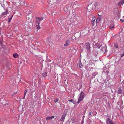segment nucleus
Instances as JSON below:
<instances>
[{"instance_id":"1","label":"nucleus","mask_w":124,"mask_h":124,"mask_svg":"<svg viewBox=\"0 0 124 124\" xmlns=\"http://www.w3.org/2000/svg\"><path fill=\"white\" fill-rule=\"evenodd\" d=\"M84 93L83 92H81L80 95L78 100L77 103L78 104L81 102L84 99Z\"/></svg>"},{"instance_id":"2","label":"nucleus","mask_w":124,"mask_h":124,"mask_svg":"<svg viewBox=\"0 0 124 124\" xmlns=\"http://www.w3.org/2000/svg\"><path fill=\"white\" fill-rule=\"evenodd\" d=\"M106 124H115L109 118L107 119Z\"/></svg>"},{"instance_id":"3","label":"nucleus","mask_w":124,"mask_h":124,"mask_svg":"<svg viewBox=\"0 0 124 124\" xmlns=\"http://www.w3.org/2000/svg\"><path fill=\"white\" fill-rule=\"evenodd\" d=\"M57 25L59 26H62L63 25V21L61 20H58L57 22Z\"/></svg>"},{"instance_id":"4","label":"nucleus","mask_w":124,"mask_h":124,"mask_svg":"<svg viewBox=\"0 0 124 124\" xmlns=\"http://www.w3.org/2000/svg\"><path fill=\"white\" fill-rule=\"evenodd\" d=\"M85 46L86 49L90 52V47L89 43L88 42L86 43L85 44Z\"/></svg>"},{"instance_id":"5","label":"nucleus","mask_w":124,"mask_h":124,"mask_svg":"<svg viewBox=\"0 0 124 124\" xmlns=\"http://www.w3.org/2000/svg\"><path fill=\"white\" fill-rule=\"evenodd\" d=\"M95 17L94 16H93L92 18V23L91 24L93 26L94 25L95 23Z\"/></svg>"},{"instance_id":"6","label":"nucleus","mask_w":124,"mask_h":124,"mask_svg":"<svg viewBox=\"0 0 124 124\" xmlns=\"http://www.w3.org/2000/svg\"><path fill=\"white\" fill-rule=\"evenodd\" d=\"M70 44V41L69 39L66 41L65 44H64V46H68Z\"/></svg>"},{"instance_id":"7","label":"nucleus","mask_w":124,"mask_h":124,"mask_svg":"<svg viewBox=\"0 0 124 124\" xmlns=\"http://www.w3.org/2000/svg\"><path fill=\"white\" fill-rule=\"evenodd\" d=\"M8 10L7 9H5V11L3 12L1 16H4L6 15L8 13Z\"/></svg>"},{"instance_id":"8","label":"nucleus","mask_w":124,"mask_h":124,"mask_svg":"<svg viewBox=\"0 0 124 124\" xmlns=\"http://www.w3.org/2000/svg\"><path fill=\"white\" fill-rule=\"evenodd\" d=\"M67 115V114L64 113L62 116L61 118L60 119V120L61 121H64L65 118V117Z\"/></svg>"},{"instance_id":"9","label":"nucleus","mask_w":124,"mask_h":124,"mask_svg":"<svg viewBox=\"0 0 124 124\" xmlns=\"http://www.w3.org/2000/svg\"><path fill=\"white\" fill-rule=\"evenodd\" d=\"M26 24H27V26L29 27L28 28H30V29H31L32 27V24L31 23H26Z\"/></svg>"},{"instance_id":"10","label":"nucleus","mask_w":124,"mask_h":124,"mask_svg":"<svg viewBox=\"0 0 124 124\" xmlns=\"http://www.w3.org/2000/svg\"><path fill=\"white\" fill-rule=\"evenodd\" d=\"M24 26L25 28V29L26 31H29L30 29V28H28L29 27L27 26V24H26L24 25Z\"/></svg>"},{"instance_id":"11","label":"nucleus","mask_w":124,"mask_h":124,"mask_svg":"<svg viewBox=\"0 0 124 124\" xmlns=\"http://www.w3.org/2000/svg\"><path fill=\"white\" fill-rule=\"evenodd\" d=\"M124 3V0H121L118 3V5L120 6L122 5Z\"/></svg>"},{"instance_id":"12","label":"nucleus","mask_w":124,"mask_h":124,"mask_svg":"<svg viewBox=\"0 0 124 124\" xmlns=\"http://www.w3.org/2000/svg\"><path fill=\"white\" fill-rule=\"evenodd\" d=\"M123 92V91L121 88L119 87L118 89V93L119 94H121Z\"/></svg>"},{"instance_id":"13","label":"nucleus","mask_w":124,"mask_h":124,"mask_svg":"<svg viewBox=\"0 0 124 124\" xmlns=\"http://www.w3.org/2000/svg\"><path fill=\"white\" fill-rule=\"evenodd\" d=\"M54 117V116H47L46 118V120H50L53 118Z\"/></svg>"},{"instance_id":"14","label":"nucleus","mask_w":124,"mask_h":124,"mask_svg":"<svg viewBox=\"0 0 124 124\" xmlns=\"http://www.w3.org/2000/svg\"><path fill=\"white\" fill-rule=\"evenodd\" d=\"M7 67L8 69H10L12 68V67L11 65L9 63H8L7 65Z\"/></svg>"},{"instance_id":"15","label":"nucleus","mask_w":124,"mask_h":124,"mask_svg":"<svg viewBox=\"0 0 124 124\" xmlns=\"http://www.w3.org/2000/svg\"><path fill=\"white\" fill-rule=\"evenodd\" d=\"M91 6L89 5L87 7V10L88 11H90L91 10H92V9H90Z\"/></svg>"},{"instance_id":"16","label":"nucleus","mask_w":124,"mask_h":124,"mask_svg":"<svg viewBox=\"0 0 124 124\" xmlns=\"http://www.w3.org/2000/svg\"><path fill=\"white\" fill-rule=\"evenodd\" d=\"M13 56L14 58H16L18 56V54L16 53L13 54Z\"/></svg>"},{"instance_id":"17","label":"nucleus","mask_w":124,"mask_h":124,"mask_svg":"<svg viewBox=\"0 0 124 124\" xmlns=\"http://www.w3.org/2000/svg\"><path fill=\"white\" fill-rule=\"evenodd\" d=\"M95 46H96L98 48H99L101 45H99V43H97L95 44Z\"/></svg>"},{"instance_id":"18","label":"nucleus","mask_w":124,"mask_h":124,"mask_svg":"<svg viewBox=\"0 0 124 124\" xmlns=\"http://www.w3.org/2000/svg\"><path fill=\"white\" fill-rule=\"evenodd\" d=\"M68 101L70 102H72L74 104H75L76 103L75 101H74V100L73 99H72L70 100H68Z\"/></svg>"},{"instance_id":"19","label":"nucleus","mask_w":124,"mask_h":124,"mask_svg":"<svg viewBox=\"0 0 124 124\" xmlns=\"http://www.w3.org/2000/svg\"><path fill=\"white\" fill-rule=\"evenodd\" d=\"M36 22L37 23L39 24L40 23V21L38 17L36 18Z\"/></svg>"},{"instance_id":"20","label":"nucleus","mask_w":124,"mask_h":124,"mask_svg":"<svg viewBox=\"0 0 124 124\" xmlns=\"http://www.w3.org/2000/svg\"><path fill=\"white\" fill-rule=\"evenodd\" d=\"M42 75L44 78L45 77L47 76V73L46 72H45L43 73Z\"/></svg>"},{"instance_id":"21","label":"nucleus","mask_w":124,"mask_h":124,"mask_svg":"<svg viewBox=\"0 0 124 124\" xmlns=\"http://www.w3.org/2000/svg\"><path fill=\"white\" fill-rule=\"evenodd\" d=\"M59 99L57 98H56L54 100V102L55 103L57 102L58 101Z\"/></svg>"},{"instance_id":"22","label":"nucleus","mask_w":124,"mask_h":124,"mask_svg":"<svg viewBox=\"0 0 124 124\" xmlns=\"http://www.w3.org/2000/svg\"><path fill=\"white\" fill-rule=\"evenodd\" d=\"M114 27V25L112 24L111 25H110V27H109V29H112V28H113Z\"/></svg>"},{"instance_id":"23","label":"nucleus","mask_w":124,"mask_h":124,"mask_svg":"<svg viewBox=\"0 0 124 124\" xmlns=\"http://www.w3.org/2000/svg\"><path fill=\"white\" fill-rule=\"evenodd\" d=\"M79 66L80 68H82L83 67L82 63L80 62L79 64Z\"/></svg>"},{"instance_id":"24","label":"nucleus","mask_w":124,"mask_h":124,"mask_svg":"<svg viewBox=\"0 0 124 124\" xmlns=\"http://www.w3.org/2000/svg\"><path fill=\"white\" fill-rule=\"evenodd\" d=\"M98 18H97L101 20V18L102 16L101 15H99V14H98Z\"/></svg>"},{"instance_id":"25","label":"nucleus","mask_w":124,"mask_h":124,"mask_svg":"<svg viewBox=\"0 0 124 124\" xmlns=\"http://www.w3.org/2000/svg\"><path fill=\"white\" fill-rule=\"evenodd\" d=\"M39 20H40V21H41L43 19V17H38Z\"/></svg>"},{"instance_id":"26","label":"nucleus","mask_w":124,"mask_h":124,"mask_svg":"<svg viewBox=\"0 0 124 124\" xmlns=\"http://www.w3.org/2000/svg\"><path fill=\"white\" fill-rule=\"evenodd\" d=\"M3 47L2 44L1 42L0 41V48H2Z\"/></svg>"},{"instance_id":"27","label":"nucleus","mask_w":124,"mask_h":124,"mask_svg":"<svg viewBox=\"0 0 124 124\" xmlns=\"http://www.w3.org/2000/svg\"><path fill=\"white\" fill-rule=\"evenodd\" d=\"M36 27L38 29H39L40 28V26L39 25V24H38V25Z\"/></svg>"},{"instance_id":"28","label":"nucleus","mask_w":124,"mask_h":124,"mask_svg":"<svg viewBox=\"0 0 124 124\" xmlns=\"http://www.w3.org/2000/svg\"><path fill=\"white\" fill-rule=\"evenodd\" d=\"M13 16V15H12L11 16V17L9 18V22H10V21H11V19L12 18Z\"/></svg>"},{"instance_id":"29","label":"nucleus","mask_w":124,"mask_h":124,"mask_svg":"<svg viewBox=\"0 0 124 124\" xmlns=\"http://www.w3.org/2000/svg\"><path fill=\"white\" fill-rule=\"evenodd\" d=\"M101 20L99 19H98V18H97V19H96V22L97 23H98L99 22V21H100V20Z\"/></svg>"},{"instance_id":"30","label":"nucleus","mask_w":124,"mask_h":124,"mask_svg":"<svg viewBox=\"0 0 124 124\" xmlns=\"http://www.w3.org/2000/svg\"><path fill=\"white\" fill-rule=\"evenodd\" d=\"M114 46L116 48H117L118 47V46L116 44H114Z\"/></svg>"},{"instance_id":"31","label":"nucleus","mask_w":124,"mask_h":124,"mask_svg":"<svg viewBox=\"0 0 124 124\" xmlns=\"http://www.w3.org/2000/svg\"><path fill=\"white\" fill-rule=\"evenodd\" d=\"M27 91L26 90H25V91L24 93V97H25V95L26 94V93L27 92Z\"/></svg>"},{"instance_id":"32","label":"nucleus","mask_w":124,"mask_h":124,"mask_svg":"<svg viewBox=\"0 0 124 124\" xmlns=\"http://www.w3.org/2000/svg\"><path fill=\"white\" fill-rule=\"evenodd\" d=\"M72 39H75L76 37L74 36H73L72 37Z\"/></svg>"},{"instance_id":"33","label":"nucleus","mask_w":124,"mask_h":124,"mask_svg":"<svg viewBox=\"0 0 124 124\" xmlns=\"http://www.w3.org/2000/svg\"><path fill=\"white\" fill-rule=\"evenodd\" d=\"M120 21H121L122 23H123L124 22V20L120 19Z\"/></svg>"},{"instance_id":"34","label":"nucleus","mask_w":124,"mask_h":124,"mask_svg":"<svg viewBox=\"0 0 124 124\" xmlns=\"http://www.w3.org/2000/svg\"><path fill=\"white\" fill-rule=\"evenodd\" d=\"M122 84H123V85H122V87L123 88H124V82L123 81L122 82Z\"/></svg>"},{"instance_id":"35","label":"nucleus","mask_w":124,"mask_h":124,"mask_svg":"<svg viewBox=\"0 0 124 124\" xmlns=\"http://www.w3.org/2000/svg\"><path fill=\"white\" fill-rule=\"evenodd\" d=\"M119 13H118L116 14L115 15V16L116 17H117L119 15Z\"/></svg>"},{"instance_id":"36","label":"nucleus","mask_w":124,"mask_h":124,"mask_svg":"<svg viewBox=\"0 0 124 124\" xmlns=\"http://www.w3.org/2000/svg\"><path fill=\"white\" fill-rule=\"evenodd\" d=\"M124 55V53L123 54L121 55V57H122Z\"/></svg>"},{"instance_id":"37","label":"nucleus","mask_w":124,"mask_h":124,"mask_svg":"<svg viewBox=\"0 0 124 124\" xmlns=\"http://www.w3.org/2000/svg\"><path fill=\"white\" fill-rule=\"evenodd\" d=\"M91 114H92V113L91 112H90L89 114V115H91Z\"/></svg>"},{"instance_id":"38","label":"nucleus","mask_w":124,"mask_h":124,"mask_svg":"<svg viewBox=\"0 0 124 124\" xmlns=\"http://www.w3.org/2000/svg\"><path fill=\"white\" fill-rule=\"evenodd\" d=\"M54 12H53V13H52V15H53V14H54Z\"/></svg>"},{"instance_id":"39","label":"nucleus","mask_w":124,"mask_h":124,"mask_svg":"<svg viewBox=\"0 0 124 124\" xmlns=\"http://www.w3.org/2000/svg\"><path fill=\"white\" fill-rule=\"evenodd\" d=\"M123 18H124V16H123Z\"/></svg>"},{"instance_id":"40","label":"nucleus","mask_w":124,"mask_h":124,"mask_svg":"<svg viewBox=\"0 0 124 124\" xmlns=\"http://www.w3.org/2000/svg\"><path fill=\"white\" fill-rule=\"evenodd\" d=\"M124 82V81H123Z\"/></svg>"}]
</instances>
